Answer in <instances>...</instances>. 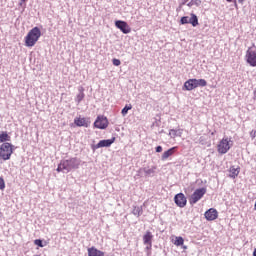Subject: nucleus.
<instances>
[{
  "label": "nucleus",
  "instance_id": "obj_10",
  "mask_svg": "<svg viewBox=\"0 0 256 256\" xmlns=\"http://www.w3.org/2000/svg\"><path fill=\"white\" fill-rule=\"evenodd\" d=\"M74 124L76 127H89V125H91V121L89 120V118L76 117L74 119Z\"/></svg>",
  "mask_w": 256,
  "mask_h": 256
},
{
  "label": "nucleus",
  "instance_id": "obj_37",
  "mask_svg": "<svg viewBox=\"0 0 256 256\" xmlns=\"http://www.w3.org/2000/svg\"><path fill=\"white\" fill-rule=\"evenodd\" d=\"M171 133H177V131L176 130H171Z\"/></svg>",
  "mask_w": 256,
  "mask_h": 256
},
{
  "label": "nucleus",
  "instance_id": "obj_20",
  "mask_svg": "<svg viewBox=\"0 0 256 256\" xmlns=\"http://www.w3.org/2000/svg\"><path fill=\"white\" fill-rule=\"evenodd\" d=\"M7 141H11V136L7 132H2L0 134V143H7Z\"/></svg>",
  "mask_w": 256,
  "mask_h": 256
},
{
  "label": "nucleus",
  "instance_id": "obj_39",
  "mask_svg": "<svg viewBox=\"0 0 256 256\" xmlns=\"http://www.w3.org/2000/svg\"><path fill=\"white\" fill-rule=\"evenodd\" d=\"M255 93H256V91H255Z\"/></svg>",
  "mask_w": 256,
  "mask_h": 256
},
{
  "label": "nucleus",
  "instance_id": "obj_13",
  "mask_svg": "<svg viewBox=\"0 0 256 256\" xmlns=\"http://www.w3.org/2000/svg\"><path fill=\"white\" fill-rule=\"evenodd\" d=\"M184 89L186 91H193V89H197L196 79H189L184 83Z\"/></svg>",
  "mask_w": 256,
  "mask_h": 256
},
{
  "label": "nucleus",
  "instance_id": "obj_5",
  "mask_svg": "<svg viewBox=\"0 0 256 256\" xmlns=\"http://www.w3.org/2000/svg\"><path fill=\"white\" fill-rule=\"evenodd\" d=\"M246 63L250 67H256V50H253L251 47L247 49L245 55Z\"/></svg>",
  "mask_w": 256,
  "mask_h": 256
},
{
  "label": "nucleus",
  "instance_id": "obj_27",
  "mask_svg": "<svg viewBox=\"0 0 256 256\" xmlns=\"http://www.w3.org/2000/svg\"><path fill=\"white\" fill-rule=\"evenodd\" d=\"M5 189V180L0 176V190L3 191Z\"/></svg>",
  "mask_w": 256,
  "mask_h": 256
},
{
  "label": "nucleus",
  "instance_id": "obj_3",
  "mask_svg": "<svg viewBox=\"0 0 256 256\" xmlns=\"http://www.w3.org/2000/svg\"><path fill=\"white\" fill-rule=\"evenodd\" d=\"M232 147H233V142L231 141V138L224 137L218 142L217 151L219 155H225L226 153H229V150Z\"/></svg>",
  "mask_w": 256,
  "mask_h": 256
},
{
  "label": "nucleus",
  "instance_id": "obj_38",
  "mask_svg": "<svg viewBox=\"0 0 256 256\" xmlns=\"http://www.w3.org/2000/svg\"><path fill=\"white\" fill-rule=\"evenodd\" d=\"M183 249H187V246H183Z\"/></svg>",
  "mask_w": 256,
  "mask_h": 256
},
{
  "label": "nucleus",
  "instance_id": "obj_9",
  "mask_svg": "<svg viewBox=\"0 0 256 256\" xmlns=\"http://www.w3.org/2000/svg\"><path fill=\"white\" fill-rule=\"evenodd\" d=\"M204 217L207 221H215L219 217V212L215 208H210L204 213Z\"/></svg>",
  "mask_w": 256,
  "mask_h": 256
},
{
  "label": "nucleus",
  "instance_id": "obj_8",
  "mask_svg": "<svg viewBox=\"0 0 256 256\" xmlns=\"http://www.w3.org/2000/svg\"><path fill=\"white\" fill-rule=\"evenodd\" d=\"M115 27L117 29H120L124 33V35L131 33V27L129 26V24H127V22L123 20L115 21Z\"/></svg>",
  "mask_w": 256,
  "mask_h": 256
},
{
  "label": "nucleus",
  "instance_id": "obj_15",
  "mask_svg": "<svg viewBox=\"0 0 256 256\" xmlns=\"http://www.w3.org/2000/svg\"><path fill=\"white\" fill-rule=\"evenodd\" d=\"M175 151H177V146L172 147V148L168 149L167 151H165L162 154V161H167L168 157H171L172 155H175Z\"/></svg>",
  "mask_w": 256,
  "mask_h": 256
},
{
  "label": "nucleus",
  "instance_id": "obj_29",
  "mask_svg": "<svg viewBox=\"0 0 256 256\" xmlns=\"http://www.w3.org/2000/svg\"><path fill=\"white\" fill-rule=\"evenodd\" d=\"M133 214L137 215V217H139L141 215V209L139 207H135Z\"/></svg>",
  "mask_w": 256,
  "mask_h": 256
},
{
  "label": "nucleus",
  "instance_id": "obj_35",
  "mask_svg": "<svg viewBox=\"0 0 256 256\" xmlns=\"http://www.w3.org/2000/svg\"><path fill=\"white\" fill-rule=\"evenodd\" d=\"M23 3H27V0H21L20 5H23Z\"/></svg>",
  "mask_w": 256,
  "mask_h": 256
},
{
  "label": "nucleus",
  "instance_id": "obj_4",
  "mask_svg": "<svg viewBox=\"0 0 256 256\" xmlns=\"http://www.w3.org/2000/svg\"><path fill=\"white\" fill-rule=\"evenodd\" d=\"M205 193H207V188H199L194 191V193L189 198L190 205H195V203L203 199Z\"/></svg>",
  "mask_w": 256,
  "mask_h": 256
},
{
  "label": "nucleus",
  "instance_id": "obj_30",
  "mask_svg": "<svg viewBox=\"0 0 256 256\" xmlns=\"http://www.w3.org/2000/svg\"><path fill=\"white\" fill-rule=\"evenodd\" d=\"M113 65H115V67H119V65H121V60L119 59H113L112 60Z\"/></svg>",
  "mask_w": 256,
  "mask_h": 256
},
{
  "label": "nucleus",
  "instance_id": "obj_23",
  "mask_svg": "<svg viewBox=\"0 0 256 256\" xmlns=\"http://www.w3.org/2000/svg\"><path fill=\"white\" fill-rule=\"evenodd\" d=\"M197 87H207V80L206 79H196Z\"/></svg>",
  "mask_w": 256,
  "mask_h": 256
},
{
  "label": "nucleus",
  "instance_id": "obj_28",
  "mask_svg": "<svg viewBox=\"0 0 256 256\" xmlns=\"http://www.w3.org/2000/svg\"><path fill=\"white\" fill-rule=\"evenodd\" d=\"M56 171H57V173H61L62 171H65V168H63V162H60Z\"/></svg>",
  "mask_w": 256,
  "mask_h": 256
},
{
  "label": "nucleus",
  "instance_id": "obj_2",
  "mask_svg": "<svg viewBox=\"0 0 256 256\" xmlns=\"http://www.w3.org/2000/svg\"><path fill=\"white\" fill-rule=\"evenodd\" d=\"M14 151H15V146L13 144L9 142L2 143L0 145V159H2V161H9Z\"/></svg>",
  "mask_w": 256,
  "mask_h": 256
},
{
  "label": "nucleus",
  "instance_id": "obj_36",
  "mask_svg": "<svg viewBox=\"0 0 256 256\" xmlns=\"http://www.w3.org/2000/svg\"><path fill=\"white\" fill-rule=\"evenodd\" d=\"M253 256H256V248L254 249Z\"/></svg>",
  "mask_w": 256,
  "mask_h": 256
},
{
  "label": "nucleus",
  "instance_id": "obj_6",
  "mask_svg": "<svg viewBox=\"0 0 256 256\" xmlns=\"http://www.w3.org/2000/svg\"><path fill=\"white\" fill-rule=\"evenodd\" d=\"M62 165L65 171H71V169H79V162H77V158H70L68 160H63Z\"/></svg>",
  "mask_w": 256,
  "mask_h": 256
},
{
  "label": "nucleus",
  "instance_id": "obj_17",
  "mask_svg": "<svg viewBox=\"0 0 256 256\" xmlns=\"http://www.w3.org/2000/svg\"><path fill=\"white\" fill-rule=\"evenodd\" d=\"M229 172H230L229 177H231L232 179H235L236 177L239 176V173L241 172V168L239 166L237 168H235V166H231Z\"/></svg>",
  "mask_w": 256,
  "mask_h": 256
},
{
  "label": "nucleus",
  "instance_id": "obj_7",
  "mask_svg": "<svg viewBox=\"0 0 256 256\" xmlns=\"http://www.w3.org/2000/svg\"><path fill=\"white\" fill-rule=\"evenodd\" d=\"M96 129H107L109 127V120L105 116H98L94 122Z\"/></svg>",
  "mask_w": 256,
  "mask_h": 256
},
{
  "label": "nucleus",
  "instance_id": "obj_18",
  "mask_svg": "<svg viewBox=\"0 0 256 256\" xmlns=\"http://www.w3.org/2000/svg\"><path fill=\"white\" fill-rule=\"evenodd\" d=\"M78 91H79V93L76 96V102L81 103V101H83V99H85V92H84L85 88L79 87Z\"/></svg>",
  "mask_w": 256,
  "mask_h": 256
},
{
  "label": "nucleus",
  "instance_id": "obj_26",
  "mask_svg": "<svg viewBox=\"0 0 256 256\" xmlns=\"http://www.w3.org/2000/svg\"><path fill=\"white\" fill-rule=\"evenodd\" d=\"M34 245H37L38 247H45V245H43V240L41 239L34 240Z\"/></svg>",
  "mask_w": 256,
  "mask_h": 256
},
{
  "label": "nucleus",
  "instance_id": "obj_34",
  "mask_svg": "<svg viewBox=\"0 0 256 256\" xmlns=\"http://www.w3.org/2000/svg\"><path fill=\"white\" fill-rule=\"evenodd\" d=\"M228 3H232L233 0H226ZM239 3H244L245 0H238Z\"/></svg>",
  "mask_w": 256,
  "mask_h": 256
},
{
  "label": "nucleus",
  "instance_id": "obj_32",
  "mask_svg": "<svg viewBox=\"0 0 256 256\" xmlns=\"http://www.w3.org/2000/svg\"><path fill=\"white\" fill-rule=\"evenodd\" d=\"M163 151V147L157 146L156 147V153H161Z\"/></svg>",
  "mask_w": 256,
  "mask_h": 256
},
{
  "label": "nucleus",
  "instance_id": "obj_25",
  "mask_svg": "<svg viewBox=\"0 0 256 256\" xmlns=\"http://www.w3.org/2000/svg\"><path fill=\"white\" fill-rule=\"evenodd\" d=\"M181 25H187L189 23V17L188 16H183L180 20Z\"/></svg>",
  "mask_w": 256,
  "mask_h": 256
},
{
  "label": "nucleus",
  "instance_id": "obj_19",
  "mask_svg": "<svg viewBox=\"0 0 256 256\" xmlns=\"http://www.w3.org/2000/svg\"><path fill=\"white\" fill-rule=\"evenodd\" d=\"M190 16H191L189 19L190 25H192V27H197V25H199V18H197V15L193 13H191Z\"/></svg>",
  "mask_w": 256,
  "mask_h": 256
},
{
  "label": "nucleus",
  "instance_id": "obj_21",
  "mask_svg": "<svg viewBox=\"0 0 256 256\" xmlns=\"http://www.w3.org/2000/svg\"><path fill=\"white\" fill-rule=\"evenodd\" d=\"M183 243H185V240L183 239V237L176 236L174 245H176V247H181V245H183Z\"/></svg>",
  "mask_w": 256,
  "mask_h": 256
},
{
  "label": "nucleus",
  "instance_id": "obj_31",
  "mask_svg": "<svg viewBox=\"0 0 256 256\" xmlns=\"http://www.w3.org/2000/svg\"><path fill=\"white\" fill-rule=\"evenodd\" d=\"M250 136L252 137V139H255V137H256V130H252L250 132Z\"/></svg>",
  "mask_w": 256,
  "mask_h": 256
},
{
  "label": "nucleus",
  "instance_id": "obj_16",
  "mask_svg": "<svg viewBox=\"0 0 256 256\" xmlns=\"http://www.w3.org/2000/svg\"><path fill=\"white\" fill-rule=\"evenodd\" d=\"M144 245H151L153 243V234L151 231H147L143 236Z\"/></svg>",
  "mask_w": 256,
  "mask_h": 256
},
{
  "label": "nucleus",
  "instance_id": "obj_11",
  "mask_svg": "<svg viewBox=\"0 0 256 256\" xmlns=\"http://www.w3.org/2000/svg\"><path fill=\"white\" fill-rule=\"evenodd\" d=\"M174 202L177 207H185V205H187V198L185 197V194L179 193L175 195Z\"/></svg>",
  "mask_w": 256,
  "mask_h": 256
},
{
  "label": "nucleus",
  "instance_id": "obj_1",
  "mask_svg": "<svg viewBox=\"0 0 256 256\" xmlns=\"http://www.w3.org/2000/svg\"><path fill=\"white\" fill-rule=\"evenodd\" d=\"M41 37V29L39 27L32 28L25 37V46L26 47H35L37 41Z\"/></svg>",
  "mask_w": 256,
  "mask_h": 256
},
{
  "label": "nucleus",
  "instance_id": "obj_22",
  "mask_svg": "<svg viewBox=\"0 0 256 256\" xmlns=\"http://www.w3.org/2000/svg\"><path fill=\"white\" fill-rule=\"evenodd\" d=\"M133 109V105L129 104V105H126L122 111H121V114L123 115V117H125V115H127V113H129V111H131Z\"/></svg>",
  "mask_w": 256,
  "mask_h": 256
},
{
  "label": "nucleus",
  "instance_id": "obj_24",
  "mask_svg": "<svg viewBox=\"0 0 256 256\" xmlns=\"http://www.w3.org/2000/svg\"><path fill=\"white\" fill-rule=\"evenodd\" d=\"M155 171H157V166H153L152 168L144 169V173L146 175H151V174L155 173Z\"/></svg>",
  "mask_w": 256,
  "mask_h": 256
},
{
  "label": "nucleus",
  "instance_id": "obj_14",
  "mask_svg": "<svg viewBox=\"0 0 256 256\" xmlns=\"http://www.w3.org/2000/svg\"><path fill=\"white\" fill-rule=\"evenodd\" d=\"M88 256H105V252L95 247H91V248H88Z\"/></svg>",
  "mask_w": 256,
  "mask_h": 256
},
{
  "label": "nucleus",
  "instance_id": "obj_12",
  "mask_svg": "<svg viewBox=\"0 0 256 256\" xmlns=\"http://www.w3.org/2000/svg\"><path fill=\"white\" fill-rule=\"evenodd\" d=\"M115 143V137L108 140H101L95 145V149H101V147H111Z\"/></svg>",
  "mask_w": 256,
  "mask_h": 256
},
{
  "label": "nucleus",
  "instance_id": "obj_33",
  "mask_svg": "<svg viewBox=\"0 0 256 256\" xmlns=\"http://www.w3.org/2000/svg\"><path fill=\"white\" fill-rule=\"evenodd\" d=\"M148 246L146 247L147 251H151V247H153V243L147 244Z\"/></svg>",
  "mask_w": 256,
  "mask_h": 256
}]
</instances>
